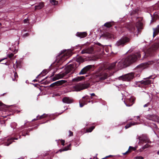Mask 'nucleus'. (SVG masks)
<instances>
[{"mask_svg": "<svg viewBox=\"0 0 159 159\" xmlns=\"http://www.w3.org/2000/svg\"><path fill=\"white\" fill-rule=\"evenodd\" d=\"M149 103H147V104H145L144 105L143 107H147L149 105Z\"/></svg>", "mask_w": 159, "mask_h": 159, "instance_id": "nucleus-54", "label": "nucleus"}, {"mask_svg": "<svg viewBox=\"0 0 159 159\" xmlns=\"http://www.w3.org/2000/svg\"><path fill=\"white\" fill-rule=\"evenodd\" d=\"M9 49L11 51L14 52L15 53H16L17 52V50H16V49L15 48V47L14 46H13L12 48H10Z\"/></svg>", "mask_w": 159, "mask_h": 159, "instance_id": "nucleus-35", "label": "nucleus"}, {"mask_svg": "<svg viewBox=\"0 0 159 159\" xmlns=\"http://www.w3.org/2000/svg\"><path fill=\"white\" fill-rule=\"evenodd\" d=\"M111 156H112L111 155H109V156H107L106 157H105L104 158H103V159H104V158H107V157H111Z\"/></svg>", "mask_w": 159, "mask_h": 159, "instance_id": "nucleus-59", "label": "nucleus"}, {"mask_svg": "<svg viewBox=\"0 0 159 159\" xmlns=\"http://www.w3.org/2000/svg\"><path fill=\"white\" fill-rule=\"evenodd\" d=\"M62 101L64 103L70 104L73 102L74 100L71 98L65 97L62 98Z\"/></svg>", "mask_w": 159, "mask_h": 159, "instance_id": "nucleus-16", "label": "nucleus"}, {"mask_svg": "<svg viewBox=\"0 0 159 159\" xmlns=\"http://www.w3.org/2000/svg\"><path fill=\"white\" fill-rule=\"evenodd\" d=\"M150 126L152 129L154 128L156 129L157 128V126L156 124L153 123H151L150 124Z\"/></svg>", "mask_w": 159, "mask_h": 159, "instance_id": "nucleus-31", "label": "nucleus"}, {"mask_svg": "<svg viewBox=\"0 0 159 159\" xmlns=\"http://www.w3.org/2000/svg\"><path fill=\"white\" fill-rule=\"evenodd\" d=\"M136 124V123L134 122H131L128 124L126 125L125 126V129H127L132 125H134Z\"/></svg>", "mask_w": 159, "mask_h": 159, "instance_id": "nucleus-27", "label": "nucleus"}, {"mask_svg": "<svg viewBox=\"0 0 159 159\" xmlns=\"http://www.w3.org/2000/svg\"><path fill=\"white\" fill-rule=\"evenodd\" d=\"M86 131V132H91L93 130H85Z\"/></svg>", "mask_w": 159, "mask_h": 159, "instance_id": "nucleus-53", "label": "nucleus"}, {"mask_svg": "<svg viewBox=\"0 0 159 159\" xmlns=\"http://www.w3.org/2000/svg\"><path fill=\"white\" fill-rule=\"evenodd\" d=\"M142 23L140 21L137 22L135 25L129 24L127 26V28L130 32L134 33H139L142 29Z\"/></svg>", "mask_w": 159, "mask_h": 159, "instance_id": "nucleus-6", "label": "nucleus"}, {"mask_svg": "<svg viewBox=\"0 0 159 159\" xmlns=\"http://www.w3.org/2000/svg\"><path fill=\"white\" fill-rule=\"evenodd\" d=\"M6 58H4L3 59H2L1 60H0V63L2 61L4 60L5 59H6Z\"/></svg>", "mask_w": 159, "mask_h": 159, "instance_id": "nucleus-57", "label": "nucleus"}, {"mask_svg": "<svg viewBox=\"0 0 159 159\" xmlns=\"http://www.w3.org/2000/svg\"><path fill=\"white\" fill-rule=\"evenodd\" d=\"M152 64V62L151 61L141 63L135 68V71L134 73H131L120 76L119 77V79L123 81H128L133 79L134 77H139L142 71Z\"/></svg>", "mask_w": 159, "mask_h": 159, "instance_id": "nucleus-1", "label": "nucleus"}, {"mask_svg": "<svg viewBox=\"0 0 159 159\" xmlns=\"http://www.w3.org/2000/svg\"><path fill=\"white\" fill-rule=\"evenodd\" d=\"M77 67L75 64H70L66 68L65 72L62 74H58L56 75L58 79L62 78L64 77L66 75L70 72L71 71L74 70Z\"/></svg>", "mask_w": 159, "mask_h": 159, "instance_id": "nucleus-7", "label": "nucleus"}, {"mask_svg": "<svg viewBox=\"0 0 159 159\" xmlns=\"http://www.w3.org/2000/svg\"><path fill=\"white\" fill-rule=\"evenodd\" d=\"M69 136H73V132L70 130L69 131Z\"/></svg>", "mask_w": 159, "mask_h": 159, "instance_id": "nucleus-48", "label": "nucleus"}, {"mask_svg": "<svg viewBox=\"0 0 159 159\" xmlns=\"http://www.w3.org/2000/svg\"><path fill=\"white\" fill-rule=\"evenodd\" d=\"M28 129H33V128H28Z\"/></svg>", "mask_w": 159, "mask_h": 159, "instance_id": "nucleus-63", "label": "nucleus"}, {"mask_svg": "<svg viewBox=\"0 0 159 159\" xmlns=\"http://www.w3.org/2000/svg\"><path fill=\"white\" fill-rule=\"evenodd\" d=\"M48 116V115L47 114H44L43 115L40 116H37L36 118H35L33 119L32 120V121H34L37 120H41L43 118L46 117Z\"/></svg>", "mask_w": 159, "mask_h": 159, "instance_id": "nucleus-19", "label": "nucleus"}, {"mask_svg": "<svg viewBox=\"0 0 159 159\" xmlns=\"http://www.w3.org/2000/svg\"><path fill=\"white\" fill-rule=\"evenodd\" d=\"M153 101L156 102H157L159 101V98L157 97V96H154L153 98Z\"/></svg>", "mask_w": 159, "mask_h": 159, "instance_id": "nucleus-38", "label": "nucleus"}, {"mask_svg": "<svg viewBox=\"0 0 159 159\" xmlns=\"http://www.w3.org/2000/svg\"><path fill=\"white\" fill-rule=\"evenodd\" d=\"M150 78L151 77H150L148 78L144 79V80H142L140 81L139 82L143 86L148 85L152 83V80H149Z\"/></svg>", "mask_w": 159, "mask_h": 159, "instance_id": "nucleus-15", "label": "nucleus"}, {"mask_svg": "<svg viewBox=\"0 0 159 159\" xmlns=\"http://www.w3.org/2000/svg\"><path fill=\"white\" fill-rule=\"evenodd\" d=\"M30 124V123L29 122H27L26 123H25V125H24L23 126H22V129H24V128H26L27 127V126H30V125H29Z\"/></svg>", "mask_w": 159, "mask_h": 159, "instance_id": "nucleus-36", "label": "nucleus"}, {"mask_svg": "<svg viewBox=\"0 0 159 159\" xmlns=\"http://www.w3.org/2000/svg\"><path fill=\"white\" fill-rule=\"evenodd\" d=\"M152 64V62L151 61L141 63L135 68V71L134 73H131L120 76L119 77V79L123 81H128L133 79L134 77H139L142 71Z\"/></svg>", "mask_w": 159, "mask_h": 159, "instance_id": "nucleus-2", "label": "nucleus"}, {"mask_svg": "<svg viewBox=\"0 0 159 159\" xmlns=\"http://www.w3.org/2000/svg\"><path fill=\"white\" fill-rule=\"evenodd\" d=\"M145 118L149 120L154 121H157L159 123V117L157 115L148 114L145 116Z\"/></svg>", "mask_w": 159, "mask_h": 159, "instance_id": "nucleus-11", "label": "nucleus"}, {"mask_svg": "<svg viewBox=\"0 0 159 159\" xmlns=\"http://www.w3.org/2000/svg\"><path fill=\"white\" fill-rule=\"evenodd\" d=\"M29 35V34L28 33H26L23 35V37H25L28 36Z\"/></svg>", "mask_w": 159, "mask_h": 159, "instance_id": "nucleus-51", "label": "nucleus"}, {"mask_svg": "<svg viewBox=\"0 0 159 159\" xmlns=\"http://www.w3.org/2000/svg\"><path fill=\"white\" fill-rule=\"evenodd\" d=\"M136 159H143V157L142 156H137L135 157Z\"/></svg>", "mask_w": 159, "mask_h": 159, "instance_id": "nucleus-44", "label": "nucleus"}, {"mask_svg": "<svg viewBox=\"0 0 159 159\" xmlns=\"http://www.w3.org/2000/svg\"><path fill=\"white\" fill-rule=\"evenodd\" d=\"M28 21V20L26 19H25L24 20V23H27Z\"/></svg>", "mask_w": 159, "mask_h": 159, "instance_id": "nucleus-55", "label": "nucleus"}, {"mask_svg": "<svg viewBox=\"0 0 159 159\" xmlns=\"http://www.w3.org/2000/svg\"><path fill=\"white\" fill-rule=\"evenodd\" d=\"M135 99V98L134 97H131L127 99L125 101V103L126 106H130L134 103Z\"/></svg>", "mask_w": 159, "mask_h": 159, "instance_id": "nucleus-13", "label": "nucleus"}, {"mask_svg": "<svg viewBox=\"0 0 159 159\" xmlns=\"http://www.w3.org/2000/svg\"><path fill=\"white\" fill-rule=\"evenodd\" d=\"M16 65L15 64H13V67L15 69H16L18 68H20V63L17 62H16Z\"/></svg>", "mask_w": 159, "mask_h": 159, "instance_id": "nucleus-30", "label": "nucleus"}, {"mask_svg": "<svg viewBox=\"0 0 159 159\" xmlns=\"http://www.w3.org/2000/svg\"><path fill=\"white\" fill-rule=\"evenodd\" d=\"M94 52V48L92 47H89L83 49L81 52L82 54H91Z\"/></svg>", "mask_w": 159, "mask_h": 159, "instance_id": "nucleus-14", "label": "nucleus"}, {"mask_svg": "<svg viewBox=\"0 0 159 159\" xmlns=\"http://www.w3.org/2000/svg\"><path fill=\"white\" fill-rule=\"evenodd\" d=\"M54 73H55V72H53L52 73V75L50 76V77H52V76H53V75H54Z\"/></svg>", "mask_w": 159, "mask_h": 159, "instance_id": "nucleus-60", "label": "nucleus"}, {"mask_svg": "<svg viewBox=\"0 0 159 159\" xmlns=\"http://www.w3.org/2000/svg\"><path fill=\"white\" fill-rule=\"evenodd\" d=\"M14 56V54L12 53H11L10 54H9L8 55V57L10 58H11Z\"/></svg>", "mask_w": 159, "mask_h": 159, "instance_id": "nucleus-45", "label": "nucleus"}, {"mask_svg": "<svg viewBox=\"0 0 159 159\" xmlns=\"http://www.w3.org/2000/svg\"><path fill=\"white\" fill-rule=\"evenodd\" d=\"M12 142H8V143H5V145H7V146H9L11 143Z\"/></svg>", "mask_w": 159, "mask_h": 159, "instance_id": "nucleus-49", "label": "nucleus"}, {"mask_svg": "<svg viewBox=\"0 0 159 159\" xmlns=\"http://www.w3.org/2000/svg\"><path fill=\"white\" fill-rule=\"evenodd\" d=\"M34 82H38V80H33Z\"/></svg>", "mask_w": 159, "mask_h": 159, "instance_id": "nucleus-58", "label": "nucleus"}, {"mask_svg": "<svg viewBox=\"0 0 159 159\" xmlns=\"http://www.w3.org/2000/svg\"><path fill=\"white\" fill-rule=\"evenodd\" d=\"M57 85L56 84L55 82H54V83H53L52 84H51L50 86V87H55V86H57Z\"/></svg>", "mask_w": 159, "mask_h": 159, "instance_id": "nucleus-42", "label": "nucleus"}, {"mask_svg": "<svg viewBox=\"0 0 159 159\" xmlns=\"http://www.w3.org/2000/svg\"><path fill=\"white\" fill-rule=\"evenodd\" d=\"M153 37H154L157 35L159 33V25H157V28L153 29Z\"/></svg>", "mask_w": 159, "mask_h": 159, "instance_id": "nucleus-22", "label": "nucleus"}, {"mask_svg": "<svg viewBox=\"0 0 159 159\" xmlns=\"http://www.w3.org/2000/svg\"><path fill=\"white\" fill-rule=\"evenodd\" d=\"M72 55V52L71 51L63 50L61 51L59 56L57 57L56 61L58 64H61Z\"/></svg>", "mask_w": 159, "mask_h": 159, "instance_id": "nucleus-5", "label": "nucleus"}, {"mask_svg": "<svg viewBox=\"0 0 159 159\" xmlns=\"http://www.w3.org/2000/svg\"><path fill=\"white\" fill-rule=\"evenodd\" d=\"M156 7H158V8H157V9H159V2H158V3H157L156 5H155V9L157 8Z\"/></svg>", "mask_w": 159, "mask_h": 159, "instance_id": "nucleus-50", "label": "nucleus"}, {"mask_svg": "<svg viewBox=\"0 0 159 159\" xmlns=\"http://www.w3.org/2000/svg\"><path fill=\"white\" fill-rule=\"evenodd\" d=\"M17 139V138H15L13 139H12L14 140V139Z\"/></svg>", "mask_w": 159, "mask_h": 159, "instance_id": "nucleus-62", "label": "nucleus"}, {"mask_svg": "<svg viewBox=\"0 0 159 159\" xmlns=\"http://www.w3.org/2000/svg\"><path fill=\"white\" fill-rule=\"evenodd\" d=\"M76 61L79 63L83 61V59L81 57H79L77 59Z\"/></svg>", "mask_w": 159, "mask_h": 159, "instance_id": "nucleus-37", "label": "nucleus"}, {"mask_svg": "<svg viewBox=\"0 0 159 159\" xmlns=\"http://www.w3.org/2000/svg\"><path fill=\"white\" fill-rule=\"evenodd\" d=\"M79 103L80 107H83L84 105L86 104L84 102H81L80 100V101Z\"/></svg>", "mask_w": 159, "mask_h": 159, "instance_id": "nucleus-41", "label": "nucleus"}, {"mask_svg": "<svg viewBox=\"0 0 159 159\" xmlns=\"http://www.w3.org/2000/svg\"><path fill=\"white\" fill-rule=\"evenodd\" d=\"M157 153L159 155V151L157 152Z\"/></svg>", "mask_w": 159, "mask_h": 159, "instance_id": "nucleus-64", "label": "nucleus"}, {"mask_svg": "<svg viewBox=\"0 0 159 159\" xmlns=\"http://www.w3.org/2000/svg\"><path fill=\"white\" fill-rule=\"evenodd\" d=\"M152 50L156 51L159 48V42H156L152 46Z\"/></svg>", "mask_w": 159, "mask_h": 159, "instance_id": "nucleus-24", "label": "nucleus"}, {"mask_svg": "<svg viewBox=\"0 0 159 159\" xmlns=\"http://www.w3.org/2000/svg\"><path fill=\"white\" fill-rule=\"evenodd\" d=\"M85 78L84 76H81L76 77L72 80L73 82H78L79 81H81Z\"/></svg>", "mask_w": 159, "mask_h": 159, "instance_id": "nucleus-25", "label": "nucleus"}, {"mask_svg": "<svg viewBox=\"0 0 159 159\" xmlns=\"http://www.w3.org/2000/svg\"><path fill=\"white\" fill-rule=\"evenodd\" d=\"M104 25L107 28H110L112 26V25L111 22H107L105 23Z\"/></svg>", "mask_w": 159, "mask_h": 159, "instance_id": "nucleus-29", "label": "nucleus"}, {"mask_svg": "<svg viewBox=\"0 0 159 159\" xmlns=\"http://www.w3.org/2000/svg\"><path fill=\"white\" fill-rule=\"evenodd\" d=\"M150 146V145H149L148 144H145L144 146L142 148V150H143L145 148H148Z\"/></svg>", "mask_w": 159, "mask_h": 159, "instance_id": "nucleus-40", "label": "nucleus"}, {"mask_svg": "<svg viewBox=\"0 0 159 159\" xmlns=\"http://www.w3.org/2000/svg\"><path fill=\"white\" fill-rule=\"evenodd\" d=\"M89 83H85L77 84L74 87V89L76 91H79L81 90L88 88L90 86Z\"/></svg>", "mask_w": 159, "mask_h": 159, "instance_id": "nucleus-9", "label": "nucleus"}, {"mask_svg": "<svg viewBox=\"0 0 159 159\" xmlns=\"http://www.w3.org/2000/svg\"><path fill=\"white\" fill-rule=\"evenodd\" d=\"M44 6V3L43 2H40L35 6V10H36L41 9Z\"/></svg>", "mask_w": 159, "mask_h": 159, "instance_id": "nucleus-20", "label": "nucleus"}, {"mask_svg": "<svg viewBox=\"0 0 159 159\" xmlns=\"http://www.w3.org/2000/svg\"><path fill=\"white\" fill-rule=\"evenodd\" d=\"M67 82V81L66 80H61L57 81L55 82L57 86L61 85L63 84H64Z\"/></svg>", "mask_w": 159, "mask_h": 159, "instance_id": "nucleus-26", "label": "nucleus"}, {"mask_svg": "<svg viewBox=\"0 0 159 159\" xmlns=\"http://www.w3.org/2000/svg\"><path fill=\"white\" fill-rule=\"evenodd\" d=\"M14 75H11V77L12 78V80L13 81H17V79L18 78L17 74L16 72L13 71Z\"/></svg>", "mask_w": 159, "mask_h": 159, "instance_id": "nucleus-23", "label": "nucleus"}, {"mask_svg": "<svg viewBox=\"0 0 159 159\" xmlns=\"http://www.w3.org/2000/svg\"><path fill=\"white\" fill-rule=\"evenodd\" d=\"M130 41V39L129 38L126 36L123 37L117 41L116 44V45L118 47L120 46L123 47L129 43Z\"/></svg>", "mask_w": 159, "mask_h": 159, "instance_id": "nucleus-8", "label": "nucleus"}, {"mask_svg": "<svg viewBox=\"0 0 159 159\" xmlns=\"http://www.w3.org/2000/svg\"><path fill=\"white\" fill-rule=\"evenodd\" d=\"M141 57L139 52L130 55L123 58L118 62L117 66L120 69L127 67L136 62Z\"/></svg>", "mask_w": 159, "mask_h": 159, "instance_id": "nucleus-3", "label": "nucleus"}, {"mask_svg": "<svg viewBox=\"0 0 159 159\" xmlns=\"http://www.w3.org/2000/svg\"><path fill=\"white\" fill-rule=\"evenodd\" d=\"M87 34V33L86 32H78L76 34V36L80 38L85 37Z\"/></svg>", "mask_w": 159, "mask_h": 159, "instance_id": "nucleus-17", "label": "nucleus"}, {"mask_svg": "<svg viewBox=\"0 0 159 159\" xmlns=\"http://www.w3.org/2000/svg\"><path fill=\"white\" fill-rule=\"evenodd\" d=\"M70 146V144L69 146H67L66 147H65L63 149H60V151L61 152V151L68 150L69 149V147Z\"/></svg>", "mask_w": 159, "mask_h": 159, "instance_id": "nucleus-34", "label": "nucleus"}, {"mask_svg": "<svg viewBox=\"0 0 159 159\" xmlns=\"http://www.w3.org/2000/svg\"><path fill=\"white\" fill-rule=\"evenodd\" d=\"M57 80H58L57 77V76L56 75H55V76L54 77L52 78V80L53 81H55Z\"/></svg>", "mask_w": 159, "mask_h": 159, "instance_id": "nucleus-46", "label": "nucleus"}, {"mask_svg": "<svg viewBox=\"0 0 159 159\" xmlns=\"http://www.w3.org/2000/svg\"><path fill=\"white\" fill-rule=\"evenodd\" d=\"M138 139L141 143L145 142L150 143H151V142L148 139L147 134H143L140 136H138Z\"/></svg>", "mask_w": 159, "mask_h": 159, "instance_id": "nucleus-10", "label": "nucleus"}, {"mask_svg": "<svg viewBox=\"0 0 159 159\" xmlns=\"http://www.w3.org/2000/svg\"><path fill=\"white\" fill-rule=\"evenodd\" d=\"M90 95L91 96H95V95L94 93H91V94H90Z\"/></svg>", "mask_w": 159, "mask_h": 159, "instance_id": "nucleus-56", "label": "nucleus"}, {"mask_svg": "<svg viewBox=\"0 0 159 159\" xmlns=\"http://www.w3.org/2000/svg\"><path fill=\"white\" fill-rule=\"evenodd\" d=\"M61 144H62V145L64 146V145H65V141L64 140H61Z\"/></svg>", "mask_w": 159, "mask_h": 159, "instance_id": "nucleus-47", "label": "nucleus"}, {"mask_svg": "<svg viewBox=\"0 0 159 159\" xmlns=\"http://www.w3.org/2000/svg\"><path fill=\"white\" fill-rule=\"evenodd\" d=\"M82 102H84V104H87L88 103L90 102V98L87 95L83 97L82 98Z\"/></svg>", "mask_w": 159, "mask_h": 159, "instance_id": "nucleus-18", "label": "nucleus"}, {"mask_svg": "<svg viewBox=\"0 0 159 159\" xmlns=\"http://www.w3.org/2000/svg\"><path fill=\"white\" fill-rule=\"evenodd\" d=\"M138 11L137 10H135L132 11L130 13L131 15H134L135 14H138Z\"/></svg>", "mask_w": 159, "mask_h": 159, "instance_id": "nucleus-33", "label": "nucleus"}, {"mask_svg": "<svg viewBox=\"0 0 159 159\" xmlns=\"http://www.w3.org/2000/svg\"><path fill=\"white\" fill-rule=\"evenodd\" d=\"M140 118V116H137V119H139Z\"/></svg>", "mask_w": 159, "mask_h": 159, "instance_id": "nucleus-61", "label": "nucleus"}, {"mask_svg": "<svg viewBox=\"0 0 159 159\" xmlns=\"http://www.w3.org/2000/svg\"><path fill=\"white\" fill-rule=\"evenodd\" d=\"M102 36L107 39H111L113 37V35L109 33H106L102 35Z\"/></svg>", "mask_w": 159, "mask_h": 159, "instance_id": "nucleus-21", "label": "nucleus"}, {"mask_svg": "<svg viewBox=\"0 0 159 159\" xmlns=\"http://www.w3.org/2000/svg\"><path fill=\"white\" fill-rule=\"evenodd\" d=\"M129 149H130V150L133 151H135L136 149V148L135 147H133L131 146L129 147Z\"/></svg>", "mask_w": 159, "mask_h": 159, "instance_id": "nucleus-43", "label": "nucleus"}, {"mask_svg": "<svg viewBox=\"0 0 159 159\" xmlns=\"http://www.w3.org/2000/svg\"><path fill=\"white\" fill-rule=\"evenodd\" d=\"M48 70L45 69V70H43V71L41 73V74H39V75L37 77H36V78H39V77L41 75V74H42L43 75H45L46 74H47L48 73Z\"/></svg>", "mask_w": 159, "mask_h": 159, "instance_id": "nucleus-28", "label": "nucleus"}, {"mask_svg": "<svg viewBox=\"0 0 159 159\" xmlns=\"http://www.w3.org/2000/svg\"><path fill=\"white\" fill-rule=\"evenodd\" d=\"M116 63V62L111 64L107 68L104 66L100 67L95 74L97 79L100 81L107 79L108 76L109 70L114 68Z\"/></svg>", "mask_w": 159, "mask_h": 159, "instance_id": "nucleus-4", "label": "nucleus"}, {"mask_svg": "<svg viewBox=\"0 0 159 159\" xmlns=\"http://www.w3.org/2000/svg\"><path fill=\"white\" fill-rule=\"evenodd\" d=\"M50 2L53 5H57L58 3V2L55 0H51Z\"/></svg>", "mask_w": 159, "mask_h": 159, "instance_id": "nucleus-32", "label": "nucleus"}, {"mask_svg": "<svg viewBox=\"0 0 159 159\" xmlns=\"http://www.w3.org/2000/svg\"><path fill=\"white\" fill-rule=\"evenodd\" d=\"M131 152V150L130 149H129V148L128 150L125 153H123L124 155H125L126 154H128Z\"/></svg>", "mask_w": 159, "mask_h": 159, "instance_id": "nucleus-39", "label": "nucleus"}, {"mask_svg": "<svg viewBox=\"0 0 159 159\" xmlns=\"http://www.w3.org/2000/svg\"><path fill=\"white\" fill-rule=\"evenodd\" d=\"M95 128V126H91L90 128H89L88 129H94Z\"/></svg>", "mask_w": 159, "mask_h": 159, "instance_id": "nucleus-52", "label": "nucleus"}, {"mask_svg": "<svg viewBox=\"0 0 159 159\" xmlns=\"http://www.w3.org/2000/svg\"><path fill=\"white\" fill-rule=\"evenodd\" d=\"M92 67V66L91 65H89L86 66L81 70L79 74L82 75L87 73L90 71Z\"/></svg>", "mask_w": 159, "mask_h": 159, "instance_id": "nucleus-12", "label": "nucleus"}]
</instances>
